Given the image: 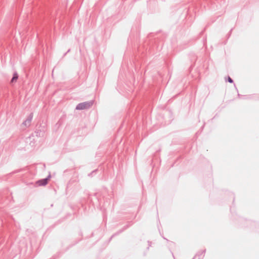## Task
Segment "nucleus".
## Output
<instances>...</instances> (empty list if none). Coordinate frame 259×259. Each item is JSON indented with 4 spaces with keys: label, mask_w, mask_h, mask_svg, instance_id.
Masks as SVG:
<instances>
[{
    "label": "nucleus",
    "mask_w": 259,
    "mask_h": 259,
    "mask_svg": "<svg viewBox=\"0 0 259 259\" xmlns=\"http://www.w3.org/2000/svg\"><path fill=\"white\" fill-rule=\"evenodd\" d=\"M93 105V102L81 103L78 104L76 107L77 110H83L89 108Z\"/></svg>",
    "instance_id": "f257e3e1"
},
{
    "label": "nucleus",
    "mask_w": 259,
    "mask_h": 259,
    "mask_svg": "<svg viewBox=\"0 0 259 259\" xmlns=\"http://www.w3.org/2000/svg\"><path fill=\"white\" fill-rule=\"evenodd\" d=\"M49 179H45L41 180L40 181H38L36 182V184L38 186H45L48 183Z\"/></svg>",
    "instance_id": "f03ea898"
},
{
    "label": "nucleus",
    "mask_w": 259,
    "mask_h": 259,
    "mask_svg": "<svg viewBox=\"0 0 259 259\" xmlns=\"http://www.w3.org/2000/svg\"><path fill=\"white\" fill-rule=\"evenodd\" d=\"M18 76L17 73H15L13 75V77L11 80L12 82H16L18 79Z\"/></svg>",
    "instance_id": "7ed1b4c3"
},
{
    "label": "nucleus",
    "mask_w": 259,
    "mask_h": 259,
    "mask_svg": "<svg viewBox=\"0 0 259 259\" xmlns=\"http://www.w3.org/2000/svg\"><path fill=\"white\" fill-rule=\"evenodd\" d=\"M30 120H26L24 122H23V124H25V125H27V124H30Z\"/></svg>",
    "instance_id": "20e7f679"
},
{
    "label": "nucleus",
    "mask_w": 259,
    "mask_h": 259,
    "mask_svg": "<svg viewBox=\"0 0 259 259\" xmlns=\"http://www.w3.org/2000/svg\"><path fill=\"white\" fill-rule=\"evenodd\" d=\"M228 80L230 83L233 82V80L230 77H228Z\"/></svg>",
    "instance_id": "39448f33"
}]
</instances>
